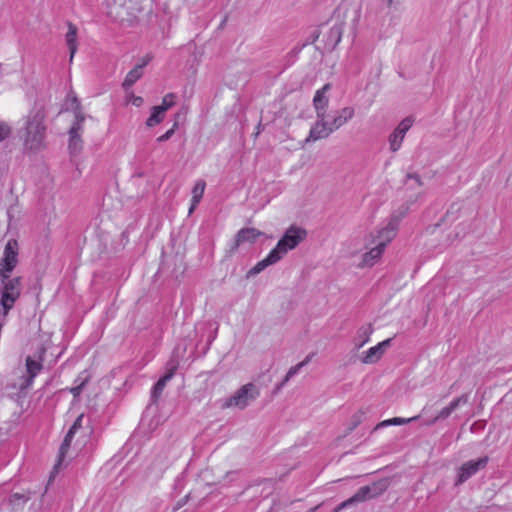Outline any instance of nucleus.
Instances as JSON below:
<instances>
[{"label": "nucleus", "instance_id": "f257e3e1", "mask_svg": "<svg viewBox=\"0 0 512 512\" xmlns=\"http://www.w3.org/2000/svg\"><path fill=\"white\" fill-rule=\"evenodd\" d=\"M45 118L44 107L38 105H35L27 115L21 130V138L26 150L40 151L45 147L47 131Z\"/></svg>", "mask_w": 512, "mask_h": 512}, {"label": "nucleus", "instance_id": "f03ea898", "mask_svg": "<svg viewBox=\"0 0 512 512\" xmlns=\"http://www.w3.org/2000/svg\"><path fill=\"white\" fill-rule=\"evenodd\" d=\"M354 116L355 108L353 106H345L339 109L334 115H329L326 121L314 123L306 138V142H315L327 138L333 132L347 124Z\"/></svg>", "mask_w": 512, "mask_h": 512}, {"label": "nucleus", "instance_id": "7ed1b4c3", "mask_svg": "<svg viewBox=\"0 0 512 512\" xmlns=\"http://www.w3.org/2000/svg\"><path fill=\"white\" fill-rule=\"evenodd\" d=\"M19 244L15 239H9L4 246L2 256L0 258V282L3 284L4 295L7 283L17 280L18 291L20 292V281L18 278L10 279V275L18 264Z\"/></svg>", "mask_w": 512, "mask_h": 512}, {"label": "nucleus", "instance_id": "20e7f679", "mask_svg": "<svg viewBox=\"0 0 512 512\" xmlns=\"http://www.w3.org/2000/svg\"><path fill=\"white\" fill-rule=\"evenodd\" d=\"M408 209V207H405L395 211L384 227L376 230L375 232H371L367 237L371 240V244L376 243L385 249L386 246L395 238L400 221L406 215Z\"/></svg>", "mask_w": 512, "mask_h": 512}, {"label": "nucleus", "instance_id": "39448f33", "mask_svg": "<svg viewBox=\"0 0 512 512\" xmlns=\"http://www.w3.org/2000/svg\"><path fill=\"white\" fill-rule=\"evenodd\" d=\"M71 97V106L74 110V121L69 129V142L68 148L71 156H76L82 148L81 131L85 117L81 111L80 101L76 95H68Z\"/></svg>", "mask_w": 512, "mask_h": 512}, {"label": "nucleus", "instance_id": "423d86ee", "mask_svg": "<svg viewBox=\"0 0 512 512\" xmlns=\"http://www.w3.org/2000/svg\"><path fill=\"white\" fill-rule=\"evenodd\" d=\"M306 237V229L297 225H292L285 231L282 238L278 241L276 247L272 250L273 252H276V255L279 256V259L281 260L284 255L295 249L301 242L305 240Z\"/></svg>", "mask_w": 512, "mask_h": 512}, {"label": "nucleus", "instance_id": "0eeeda50", "mask_svg": "<svg viewBox=\"0 0 512 512\" xmlns=\"http://www.w3.org/2000/svg\"><path fill=\"white\" fill-rule=\"evenodd\" d=\"M84 418V415L81 414L77 417V419L75 420L74 424L72 425V427L70 428V430L68 431V433L66 434L65 438H64V441L60 447V450H59V456H58V461H57V464L55 465V468L59 467L64 459L66 457H72L74 455H76V453L81 449V447L85 444V441L84 440H80V438L78 437L77 440L75 441L74 445H73V449L76 451L75 453H70L69 452V449H70V446L72 444V441H73V438L75 437V435H77L78 433H80V430L82 429V420Z\"/></svg>", "mask_w": 512, "mask_h": 512}, {"label": "nucleus", "instance_id": "6e6552de", "mask_svg": "<svg viewBox=\"0 0 512 512\" xmlns=\"http://www.w3.org/2000/svg\"><path fill=\"white\" fill-rule=\"evenodd\" d=\"M259 395V389L256 385L248 383L238 389L231 397H229L224 406L227 408L237 407L245 408L250 402L255 400Z\"/></svg>", "mask_w": 512, "mask_h": 512}, {"label": "nucleus", "instance_id": "1a4fd4ad", "mask_svg": "<svg viewBox=\"0 0 512 512\" xmlns=\"http://www.w3.org/2000/svg\"><path fill=\"white\" fill-rule=\"evenodd\" d=\"M332 89V85L330 83L324 84L321 88L317 89L313 100V108L316 112V122L321 123L326 121V118H329L328 107H329V97L328 93Z\"/></svg>", "mask_w": 512, "mask_h": 512}, {"label": "nucleus", "instance_id": "9d476101", "mask_svg": "<svg viewBox=\"0 0 512 512\" xmlns=\"http://www.w3.org/2000/svg\"><path fill=\"white\" fill-rule=\"evenodd\" d=\"M344 32V23L341 21H335L332 26L322 25L320 27V35H322L321 41L324 43V47L327 50H333L341 42L342 35Z\"/></svg>", "mask_w": 512, "mask_h": 512}, {"label": "nucleus", "instance_id": "9b49d317", "mask_svg": "<svg viewBox=\"0 0 512 512\" xmlns=\"http://www.w3.org/2000/svg\"><path fill=\"white\" fill-rule=\"evenodd\" d=\"M153 56L151 54H146L142 58H140L135 66L127 73L124 81L122 83V87L124 90L130 89L143 75L144 68L151 62Z\"/></svg>", "mask_w": 512, "mask_h": 512}, {"label": "nucleus", "instance_id": "f8f14e48", "mask_svg": "<svg viewBox=\"0 0 512 512\" xmlns=\"http://www.w3.org/2000/svg\"><path fill=\"white\" fill-rule=\"evenodd\" d=\"M414 122V119L410 116L404 118L399 125L394 129L389 137L390 149L396 152L400 149L402 141L406 133L410 130Z\"/></svg>", "mask_w": 512, "mask_h": 512}, {"label": "nucleus", "instance_id": "ddd939ff", "mask_svg": "<svg viewBox=\"0 0 512 512\" xmlns=\"http://www.w3.org/2000/svg\"><path fill=\"white\" fill-rule=\"evenodd\" d=\"M365 248L366 252L362 255V260L358 265L360 267H372L380 260L385 249L376 243L371 244V240L368 238L366 239Z\"/></svg>", "mask_w": 512, "mask_h": 512}, {"label": "nucleus", "instance_id": "4468645a", "mask_svg": "<svg viewBox=\"0 0 512 512\" xmlns=\"http://www.w3.org/2000/svg\"><path fill=\"white\" fill-rule=\"evenodd\" d=\"M391 339H386L377 345L369 348L367 351H364L360 357V360L364 364H375L377 363L385 351L390 347Z\"/></svg>", "mask_w": 512, "mask_h": 512}, {"label": "nucleus", "instance_id": "2eb2a0df", "mask_svg": "<svg viewBox=\"0 0 512 512\" xmlns=\"http://www.w3.org/2000/svg\"><path fill=\"white\" fill-rule=\"evenodd\" d=\"M487 463V458H479L471 460L463 464L458 473L457 484H461L474 475L477 471L484 468Z\"/></svg>", "mask_w": 512, "mask_h": 512}, {"label": "nucleus", "instance_id": "dca6fc26", "mask_svg": "<svg viewBox=\"0 0 512 512\" xmlns=\"http://www.w3.org/2000/svg\"><path fill=\"white\" fill-rule=\"evenodd\" d=\"M65 43L69 52V63H73L75 54L78 51V28L72 22L67 23V32L65 34Z\"/></svg>", "mask_w": 512, "mask_h": 512}, {"label": "nucleus", "instance_id": "f3484780", "mask_svg": "<svg viewBox=\"0 0 512 512\" xmlns=\"http://www.w3.org/2000/svg\"><path fill=\"white\" fill-rule=\"evenodd\" d=\"M423 182L416 174H408L405 180V186L407 189H412L414 192L409 195V201L411 203L416 202L421 195L424 193Z\"/></svg>", "mask_w": 512, "mask_h": 512}, {"label": "nucleus", "instance_id": "a211bd4d", "mask_svg": "<svg viewBox=\"0 0 512 512\" xmlns=\"http://www.w3.org/2000/svg\"><path fill=\"white\" fill-rule=\"evenodd\" d=\"M262 235V232L255 228H244L241 229L237 235H236V246L242 245V244H253L257 241V239Z\"/></svg>", "mask_w": 512, "mask_h": 512}, {"label": "nucleus", "instance_id": "6ab92c4d", "mask_svg": "<svg viewBox=\"0 0 512 512\" xmlns=\"http://www.w3.org/2000/svg\"><path fill=\"white\" fill-rule=\"evenodd\" d=\"M278 261H280L279 256L276 255V252H273V250H271L269 252V254L264 259L257 262V264L254 265L248 271L247 276L248 277L255 276V275L259 274L260 272H262L263 270H265L270 265L277 263Z\"/></svg>", "mask_w": 512, "mask_h": 512}, {"label": "nucleus", "instance_id": "aec40b11", "mask_svg": "<svg viewBox=\"0 0 512 512\" xmlns=\"http://www.w3.org/2000/svg\"><path fill=\"white\" fill-rule=\"evenodd\" d=\"M378 494L377 486L374 484L372 486H364L362 487L351 499L344 502L342 507H346L353 502H360L366 499L375 497Z\"/></svg>", "mask_w": 512, "mask_h": 512}, {"label": "nucleus", "instance_id": "412c9836", "mask_svg": "<svg viewBox=\"0 0 512 512\" xmlns=\"http://www.w3.org/2000/svg\"><path fill=\"white\" fill-rule=\"evenodd\" d=\"M206 184L203 180H198L193 189H192V199H191V205L189 208V215L193 213V211L196 209L197 205L200 203L204 191H205Z\"/></svg>", "mask_w": 512, "mask_h": 512}, {"label": "nucleus", "instance_id": "4be33fe9", "mask_svg": "<svg viewBox=\"0 0 512 512\" xmlns=\"http://www.w3.org/2000/svg\"><path fill=\"white\" fill-rule=\"evenodd\" d=\"M467 402L466 396H461L453 400L448 406L440 410L435 420L447 418L457 407Z\"/></svg>", "mask_w": 512, "mask_h": 512}, {"label": "nucleus", "instance_id": "5701e85b", "mask_svg": "<svg viewBox=\"0 0 512 512\" xmlns=\"http://www.w3.org/2000/svg\"><path fill=\"white\" fill-rule=\"evenodd\" d=\"M173 374H174V370L171 369L169 372H167L163 377H161L157 383L154 385L153 387V390H152V398L154 400H157L162 391L164 390L167 382L173 377Z\"/></svg>", "mask_w": 512, "mask_h": 512}, {"label": "nucleus", "instance_id": "b1692460", "mask_svg": "<svg viewBox=\"0 0 512 512\" xmlns=\"http://www.w3.org/2000/svg\"><path fill=\"white\" fill-rule=\"evenodd\" d=\"M165 113L157 106H153L146 120V126L152 128L163 121Z\"/></svg>", "mask_w": 512, "mask_h": 512}, {"label": "nucleus", "instance_id": "393cba45", "mask_svg": "<svg viewBox=\"0 0 512 512\" xmlns=\"http://www.w3.org/2000/svg\"><path fill=\"white\" fill-rule=\"evenodd\" d=\"M372 330L370 327H362L359 329L357 336L355 337L354 343L357 348H361L364 344H366L369 339Z\"/></svg>", "mask_w": 512, "mask_h": 512}, {"label": "nucleus", "instance_id": "a878e982", "mask_svg": "<svg viewBox=\"0 0 512 512\" xmlns=\"http://www.w3.org/2000/svg\"><path fill=\"white\" fill-rule=\"evenodd\" d=\"M313 356H314V354H313V353H311V354L307 355L303 361H301V362H300V363H298L297 365H295V366L291 367V368L289 369V371L287 372L286 377H285V379H284V381H283L282 385H284L286 382H288L290 378H292L293 376H295V375L300 371V369H301L302 367H304L305 365H307V364L312 360Z\"/></svg>", "mask_w": 512, "mask_h": 512}, {"label": "nucleus", "instance_id": "bb28decb", "mask_svg": "<svg viewBox=\"0 0 512 512\" xmlns=\"http://www.w3.org/2000/svg\"><path fill=\"white\" fill-rule=\"evenodd\" d=\"M26 367H27V372L30 376V379L32 380L34 377L37 376V374L42 369V364H41L40 360H36L31 357H28L26 360Z\"/></svg>", "mask_w": 512, "mask_h": 512}, {"label": "nucleus", "instance_id": "cd10ccee", "mask_svg": "<svg viewBox=\"0 0 512 512\" xmlns=\"http://www.w3.org/2000/svg\"><path fill=\"white\" fill-rule=\"evenodd\" d=\"M416 418L417 417H412V418L395 417V418L387 419V420L380 422L376 428L378 429V428H383V427H387V426H391V425H403V424H406V423H409V422L415 420Z\"/></svg>", "mask_w": 512, "mask_h": 512}, {"label": "nucleus", "instance_id": "c85d7f7f", "mask_svg": "<svg viewBox=\"0 0 512 512\" xmlns=\"http://www.w3.org/2000/svg\"><path fill=\"white\" fill-rule=\"evenodd\" d=\"M176 104V95L174 93H167L159 105H156L166 114V112Z\"/></svg>", "mask_w": 512, "mask_h": 512}, {"label": "nucleus", "instance_id": "c756f323", "mask_svg": "<svg viewBox=\"0 0 512 512\" xmlns=\"http://www.w3.org/2000/svg\"><path fill=\"white\" fill-rule=\"evenodd\" d=\"M176 128H177V122H175L173 124V126L170 129H168L164 134L160 135L157 138V142L163 143V142L169 140L174 135Z\"/></svg>", "mask_w": 512, "mask_h": 512}, {"label": "nucleus", "instance_id": "7c9ffc66", "mask_svg": "<svg viewBox=\"0 0 512 512\" xmlns=\"http://www.w3.org/2000/svg\"><path fill=\"white\" fill-rule=\"evenodd\" d=\"M352 13H353L352 26H353V28H357L360 23V20H361V7L355 6L352 9Z\"/></svg>", "mask_w": 512, "mask_h": 512}, {"label": "nucleus", "instance_id": "2f4dec72", "mask_svg": "<svg viewBox=\"0 0 512 512\" xmlns=\"http://www.w3.org/2000/svg\"><path fill=\"white\" fill-rule=\"evenodd\" d=\"M11 133L9 125L0 121V142L6 139Z\"/></svg>", "mask_w": 512, "mask_h": 512}, {"label": "nucleus", "instance_id": "473e14b6", "mask_svg": "<svg viewBox=\"0 0 512 512\" xmlns=\"http://www.w3.org/2000/svg\"><path fill=\"white\" fill-rule=\"evenodd\" d=\"M128 103L132 104L133 106L135 107H140L144 100L141 96H137L133 93H131L129 96H128V99H127Z\"/></svg>", "mask_w": 512, "mask_h": 512}, {"label": "nucleus", "instance_id": "72a5a7b5", "mask_svg": "<svg viewBox=\"0 0 512 512\" xmlns=\"http://www.w3.org/2000/svg\"><path fill=\"white\" fill-rule=\"evenodd\" d=\"M377 7L378 6V0H375L374 3L371 5V7H367V10H366V15H365V20L367 22H373L374 21V18H375V15L373 13V7Z\"/></svg>", "mask_w": 512, "mask_h": 512}, {"label": "nucleus", "instance_id": "f704fd0d", "mask_svg": "<svg viewBox=\"0 0 512 512\" xmlns=\"http://www.w3.org/2000/svg\"><path fill=\"white\" fill-rule=\"evenodd\" d=\"M80 391H81V387L80 386H76V387H73L71 389V392L73 393L74 396H77L80 394Z\"/></svg>", "mask_w": 512, "mask_h": 512}, {"label": "nucleus", "instance_id": "c9c22d12", "mask_svg": "<svg viewBox=\"0 0 512 512\" xmlns=\"http://www.w3.org/2000/svg\"><path fill=\"white\" fill-rule=\"evenodd\" d=\"M362 415H363V412H359V416H358V417H359V418H361V416H362ZM359 420H360V419H358V421H359Z\"/></svg>", "mask_w": 512, "mask_h": 512}, {"label": "nucleus", "instance_id": "e433bc0d", "mask_svg": "<svg viewBox=\"0 0 512 512\" xmlns=\"http://www.w3.org/2000/svg\"><path fill=\"white\" fill-rule=\"evenodd\" d=\"M226 22V18L221 22V26Z\"/></svg>", "mask_w": 512, "mask_h": 512}, {"label": "nucleus", "instance_id": "4c0bfd02", "mask_svg": "<svg viewBox=\"0 0 512 512\" xmlns=\"http://www.w3.org/2000/svg\"><path fill=\"white\" fill-rule=\"evenodd\" d=\"M392 2H393V0H388L389 5H391V4H392Z\"/></svg>", "mask_w": 512, "mask_h": 512}]
</instances>
